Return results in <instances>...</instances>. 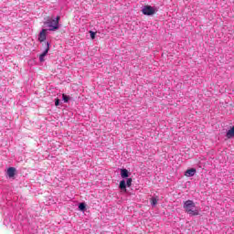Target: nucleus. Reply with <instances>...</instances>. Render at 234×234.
Wrapping results in <instances>:
<instances>
[{
    "label": "nucleus",
    "instance_id": "obj_1",
    "mask_svg": "<svg viewBox=\"0 0 234 234\" xmlns=\"http://www.w3.org/2000/svg\"><path fill=\"white\" fill-rule=\"evenodd\" d=\"M183 207L190 217H198V215H200L201 209L200 207H197L195 201L193 200L185 201Z\"/></svg>",
    "mask_w": 234,
    "mask_h": 234
},
{
    "label": "nucleus",
    "instance_id": "obj_2",
    "mask_svg": "<svg viewBox=\"0 0 234 234\" xmlns=\"http://www.w3.org/2000/svg\"><path fill=\"white\" fill-rule=\"evenodd\" d=\"M59 19H60L59 16H58L56 19L50 16H47L45 18L44 25L45 27H48V30H50L51 32L59 30Z\"/></svg>",
    "mask_w": 234,
    "mask_h": 234
},
{
    "label": "nucleus",
    "instance_id": "obj_3",
    "mask_svg": "<svg viewBox=\"0 0 234 234\" xmlns=\"http://www.w3.org/2000/svg\"><path fill=\"white\" fill-rule=\"evenodd\" d=\"M133 186V178H128L126 180V184H125V180H122L120 182L119 187L120 189H122V191L127 192V187H131Z\"/></svg>",
    "mask_w": 234,
    "mask_h": 234
},
{
    "label": "nucleus",
    "instance_id": "obj_4",
    "mask_svg": "<svg viewBox=\"0 0 234 234\" xmlns=\"http://www.w3.org/2000/svg\"><path fill=\"white\" fill-rule=\"evenodd\" d=\"M43 47H44L45 50L43 51L42 54L39 55V60L41 62L45 61V56H47V54H48V51L50 50V43L45 42L43 44Z\"/></svg>",
    "mask_w": 234,
    "mask_h": 234
},
{
    "label": "nucleus",
    "instance_id": "obj_5",
    "mask_svg": "<svg viewBox=\"0 0 234 234\" xmlns=\"http://www.w3.org/2000/svg\"><path fill=\"white\" fill-rule=\"evenodd\" d=\"M142 12L144 16H153L154 15V8H153L151 5H145Z\"/></svg>",
    "mask_w": 234,
    "mask_h": 234
},
{
    "label": "nucleus",
    "instance_id": "obj_6",
    "mask_svg": "<svg viewBox=\"0 0 234 234\" xmlns=\"http://www.w3.org/2000/svg\"><path fill=\"white\" fill-rule=\"evenodd\" d=\"M45 39H47V29H42L38 35V41H40V43H43Z\"/></svg>",
    "mask_w": 234,
    "mask_h": 234
},
{
    "label": "nucleus",
    "instance_id": "obj_7",
    "mask_svg": "<svg viewBox=\"0 0 234 234\" xmlns=\"http://www.w3.org/2000/svg\"><path fill=\"white\" fill-rule=\"evenodd\" d=\"M7 176L9 178H14V176H16V168L14 167H9L7 169Z\"/></svg>",
    "mask_w": 234,
    "mask_h": 234
},
{
    "label": "nucleus",
    "instance_id": "obj_8",
    "mask_svg": "<svg viewBox=\"0 0 234 234\" xmlns=\"http://www.w3.org/2000/svg\"><path fill=\"white\" fill-rule=\"evenodd\" d=\"M195 173H197V169H195V168L187 169L185 172V176H195Z\"/></svg>",
    "mask_w": 234,
    "mask_h": 234
},
{
    "label": "nucleus",
    "instance_id": "obj_9",
    "mask_svg": "<svg viewBox=\"0 0 234 234\" xmlns=\"http://www.w3.org/2000/svg\"><path fill=\"white\" fill-rule=\"evenodd\" d=\"M121 176L122 178H129V170L128 169H121Z\"/></svg>",
    "mask_w": 234,
    "mask_h": 234
},
{
    "label": "nucleus",
    "instance_id": "obj_10",
    "mask_svg": "<svg viewBox=\"0 0 234 234\" xmlns=\"http://www.w3.org/2000/svg\"><path fill=\"white\" fill-rule=\"evenodd\" d=\"M227 138H234V126L227 132Z\"/></svg>",
    "mask_w": 234,
    "mask_h": 234
},
{
    "label": "nucleus",
    "instance_id": "obj_11",
    "mask_svg": "<svg viewBox=\"0 0 234 234\" xmlns=\"http://www.w3.org/2000/svg\"><path fill=\"white\" fill-rule=\"evenodd\" d=\"M62 100L65 103H68L69 101L70 100V97L65 95V94H62Z\"/></svg>",
    "mask_w": 234,
    "mask_h": 234
},
{
    "label": "nucleus",
    "instance_id": "obj_12",
    "mask_svg": "<svg viewBox=\"0 0 234 234\" xmlns=\"http://www.w3.org/2000/svg\"><path fill=\"white\" fill-rule=\"evenodd\" d=\"M151 204L153 206H156V204H158V199H156V197H152L151 198Z\"/></svg>",
    "mask_w": 234,
    "mask_h": 234
},
{
    "label": "nucleus",
    "instance_id": "obj_13",
    "mask_svg": "<svg viewBox=\"0 0 234 234\" xmlns=\"http://www.w3.org/2000/svg\"><path fill=\"white\" fill-rule=\"evenodd\" d=\"M85 203H80V205H79V209H80V211H85Z\"/></svg>",
    "mask_w": 234,
    "mask_h": 234
},
{
    "label": "nucleus",
    "instance_id": "obj_14",
    "mask_svg": "<svg viewBox=\"0 0 234 234\" xmlns=\"http://www.w3.org/2000/svg\"><path fill=\"white\" fill-rule=\"evenodd\" d=\"M90 34L91 39H95L96 38V32L90 31Z\"/></svg>",
    "mask_w": 234,
    "mask_h": 234
},
{
    "label": "nucleus",
    "instance_id": "obj_15",
    "mask_svg": "<svg viewBox=\"0 0 234 234\" xmlns=\"http://www.w3.org/2000/svg\"><path fill=\"white\" fill-rule=\"evenodd\" d=\"M55 105H56V107H58L59 105V99L55 100Z\"/></svg>",
    "mask_w": 234,
    "mask_h": 234
}]
</instances>
